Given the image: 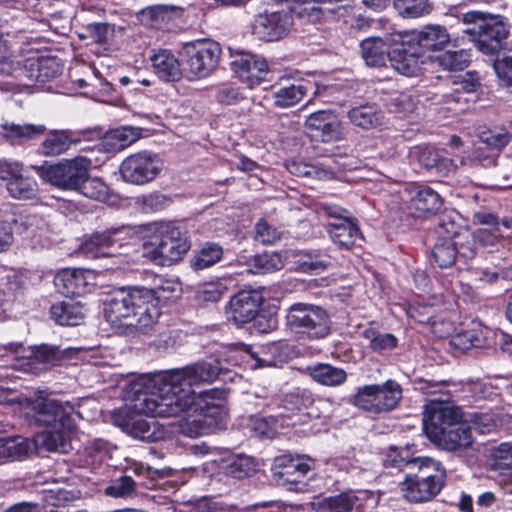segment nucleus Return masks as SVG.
Returning a JSON list of instances; mask_svg holds the SVG:
<instances>
[{"mask_svg":"<svg viewBox=\"0 0 512 512\" xmlns=\"http://www.w3.org/2000/svg\"><path fill=\"white\" fill-rule=\"evenodd\" d=\"M416 473H408L400 483L402 497L414 504L433 500L442 490L447 477L446 469L439 461L423 458Z\"/></svg>","mask_w":512,"mask_h":512,"instance_id":"5","label":"nucleus"},{"mask_svg":"<svg viewBox=\"0 0 512 512\" xmlns=\"http://www.w3.org/2000/svg\"><path fill=\"white\" fill-rule=\"evenodd\" d=\"M458 219L459 216L453 212L442 214L438 218L437 233L446 240H452L451 238L457 236L462 228Z\"/></svg>","mask_w":512,"mask_h":512,"instance_id":"61","label":"nucleus"},{"mask_svg":"<svg viewBox=\"0 0 512 512\" xmlns=\"http://www.w3.org/2000/svg\"><path fill=\"white\" fill-rule=\"evenodd\" d=\"M394 8L403 18H418L430 14L433 4L429 0H394Z\"/></svg>","mask_w":512,"mask_h":512,"instance_id":"51","label":"nucleus"},{"mask_svg":"<svg viewBox=\"0 0 512 512\" xmlns=\"http://www.w3.org/2000/svg\"><path fill=\"white\" fill-rule=\"evenodd\" d=\"M402 387L388 379L381 384L364 385L357 389L352 403L371 415H381L394 410L402 399Z\"/></svg>","mask_w":512,"mask_h":512,"instance_id":"9","label":"nucleus"},{"mask_svg":"<svg viewBox=\"0 0 512 512\" xmlns=\"http://www.w3.org/2000/svg\"><path fill=\"white\" fill-rule=\"evenodd\" d=\"M460 414L450 402H435L431 400L426 404L423 415V425L426 434L432 440L443 434L445 430L458 424Z\"/></svg>","mask_w":512,"mask_h":512,"instance_id":"18","label":"nucleus"},{"mask_svg":"<svg viewBox=\"0 0 512 512\" xmlns=\"http://www.w3.org/2000/svg\"><path fill=\"white\" fill-rule=\"evenodd\" d=\"M144 287L121 288L104 302V316L115 327L134 328L145 333L160 316V292Z\"/></svg>","mask_w":512,"mask_h":512,"instance_id":"2","label":"nucleus"},{"mask_svg":"<svg viewBox=\"0 0 512 512\" xmlns=\"http://www.w3.org/2000/svg\"><path fill=\"white\" fill-rule=\"evenodd\" d=\"M364 492L348 491L338 495L317 498L311 502L313 512H353L363 507Z\"/></svg>","mask_w":512,"mask_h":512,"instance_id":"24","label":"nucleus"},{"mask_svg":"<svg viewBox=\"0 0 512 512\" xmlns=\"http://www.w3.org/2000/svg\"><path fill=\"white\" fill-rule=\"evenodd\" d=\"M361 54L368 66L376 67L385 63L387 56L390 58L387 43L380 37L364 39L361 44Z\"/></svg>","mask_w":512,"mask_h":512,"instance_id":"42","label":"nucleus"},{"mask_svg":"<svg viewBox=\"0 0 512 512\" xmlns=\"http://www.w3.org/2000/svg\"><path fill=\"white\" fill-rule=\"evenodd\" d=\"M50 314L52 319L59 325L76 326L84 318V309L77 302L63 301L53 304L50 308Z\"/></svg>","mask_w":512,"mask_h":512,"instance_id":"39","label":"nucleus"},{"mask_svg":"<svg viewBox=\"0 0 512 512\" xmlns=\"http://www.w3.org/2000/svg\"><path fill=\"white\" fill-rule=\"evenodd\" d=\"M294 21V11H265L255 17L252 23V33L262 41H277L290 32Z\"/></svg>","mask_w":512,"mask_h":512,"instance_id":"14","label":"nucleus"},{"mask_svg":"<svg viewBox=\"0 0 512 512\" xmlns=\"http://www.w3.org/2000/svg\"><path fill=\"white\" fill-rule=\"evenodd\" d=\"M8 356L15 359L26 358L30 364H48L56 365L63 358V351L59 347L40 344L25 349L21 344L10 343L0 346V357Z\"/></svg>","mask_w":512,"mask_h":512,"instance_id":"19","label":"nucleus"},{"mask_svg":"<svg viewBox=\"0 0 512 512\" xmlns=\"http://www.w3.org/2000/svg\"><path fill=\"white\" fill-rule=\"evenodd\" d=\"M386 105L390 112L406 114L414 111L416 102L407 93L395 92L387 99Z\"/></svg>","mask_w":512,"mask_h":512,"instance_id":"63","label":"nucleus"},{"mask_svg":"<svg viewBox=\"0 0 512 512\" xmlns=\"http://www.w3.org/2000/svg\"><path fill=\"white\" fill-rule=\"evenodd\" d=\"M313 85L304 83H288L286 85L273 86V104L278 108H289L296 105L306 95Z\"/></svg>","mask_w":512,"mask_h":512,"instance_id":"32","label":"nucleus"},{"mask_svg":"<svg viewBox=\"0 0 512 512\" xmlns=\"http://www.w3.org/2000/svg\"><path fill=\"white\" fill-rule=\"evenodd\" d=\"M92 161L84 156L59 161L52 165L35 166L38 175L62 190H78L87 178Z\"/></svg>","mask_w":512,"mask_h":512,"instance_id":"11","label":"nucleus"},{"mask_svg":"<svg viewBox=\"0 0 512 512\" xmlns=\"http://www.w3.org/2000/svg\"><path fill=\"white\" fill-rule=\"evenodd\" d=\"M309 376L317 383L328 387H338L347 380V373L340 367L318 363L307 367Z\"/></svg>","mask_w":512,"mask_h":512,"instance_id":"36","label":"nucleus"},{"mask_svg":"<svg viewBox=\"0 0 512 512\" xmlns=\"http://www.w3.org/2000/svg\"><path fill=\"white\" fill-rule=\"evenodd\" d=\"M35 448V443L22 436L0 438V462L3 460H20Z\"/></svg>","mask_w":512,"mask_h":512,"instance_id":"37","label":"nucleus"},{"mask_svg":"<svg viewBox=\"0 0 512 512\" xmlns=\"http://www.w3.org/2000/svg\"><path fill=\"white\" fill-rule=\"evenodd\" d=\"M224 473L235 479L251 477L257 471L255 460L246 455H234L225 460Z\"/></svg>","mask_w":512,"mask_h":512,"instance_id":"47","label":"nucleus"},{"mask_svg":"<svg viewBox=\"0 0 512 512\" xmlns=\"http://www.w3.org/2000/svg\"><path fill=\"white\" fill-rule=\"evenodd\" d=\"M278 420L274 416H255L250 420V429L260 437L272 438L277 432Z\"/></svg>","mask_w":512,"mask_h":512,"instance_id":"62","label":"nucleus"},{"mask_svg":"<svg viewBox=\"0 0 512 512\" xmlns=\"http://www.w3.org/2000/svg\"><path fill=\"white\" fill-rule=\"evenodd\" d=\"M462 23L473 25L464 29L471 37L477 49L486 55H495L505 46L510 33L508 18L499 14H490L471 10L461 16Z\"/></svg>","mask_w":512,"mask_h":512,"instance_id":"4","label":"nucleus"},{"mask_svg":"<svg viewBox=\"0 0 512 512\" xmlns=\"http://www.w3.org/2000/svg\"><path fill=\"white\" fill-rule=\"evenodd\" d=\"M73 429L66 427L47 428L37 436L34 443L48 451L68 453L72 449L71 432Z\"/></svg>","mask_w":512,"mask_h":512,"instance_id":"29","label":"nucleus"},{"mask_svg":"<svg viewBox=\"0 0 512 512\" xmlns=\"http://www.w3.org/2000/svg\"><path fill=\"white\" fill-rule=\"evenodd\" d=\"M231 67L239 78L251 87L264 80L268 72L267 61L261 56L248 52L239 53L232 60Z\"/></svg>","mask_w":512,"mask_h":512,"instance_id":"23","label":"nucleus"},{"mask_svg":"<svg viewBox=\"0 0 512 512\" xmlns=\"http://www.w3.org/2000/svg\"><path fill=\"white\" fill-rule=\"evenodd\" d=\"M285 403L290 409L308 410L307 416L317 418L320 415L318 406L324 404V401L316 398L309 390H297L286 397Z\"/></svg>","mask_w":512,"mask_h":512,"instance_id":"43","label":"nucleus"},{"mask_svg":"<svg viewBox=\"0 0 512 512\" xmlns=\"http://www.w3.org/2000/svg\"><path fill=\"white\" fill-rule=\"evenodd\" d=\"M82 195L87 198L104 202L109 196V187L107 184L98 177H89L83 181L78 190Z\"/></svg>","mask_w":512,"mask_h":512,"instance_id":"56","label":"nucleus"},{"mask_svg":"<svg viewBox=\"0 0 512 512\" xmlns=\"http://www.w3.org/2000/svg\"><path fill=\"white\" fill-rule=\"evenodd\" d=\"M130 383V400L123 409H120L114 416V422L123 428L126 432L131 434L134 438L141 439L143 441H156L158 436L155 432V422H148L147 420L140 417V415H147L151 417H165L164 415H153L145 412L138 411L132 408V404L137 396L133 389V384Z\"/></svg>","mask_w":512,"mask_h":512,"instance_id":"13","label":"nucleus"},{"mask_svg":"<svg viewBox=\"0 0 512 512\" xmlns=\"http://www.w3.org/2000/svg\"><path fill=\"white\" fill-rule=\"evenodd\" d=\"M221 371L218 360L198 361L183 368L145 375L136 380L132 408L164 416H179L193 405L194 386L211 384Z\"/></svg>","mask_w":512,"mask_h":512,"instance_id":"1","label":"nucleus"},{"mask_svg":"<svg viewBox=\"0 0 512 512\" xmlns=\"http://www.w3.org/2000/svg\"><path fill=\"white\" fill-rule=\"evenodd\" d=\"M418 161L427 170H435L442 175H447L456 169L452 159L442 156L439 151L430 147L419 151Z\"/></svg>","mask_w":512,"mask_h":512,"instance_id":"44","label":"nucleus"},{"mask_svg":"<svg viewBox=\"0 0 512 512\" xmlns=\"http://www.w3.org/2000/svg\"><path fill=\"white\" fill-rule=\"evenodd\" d=\"M390 61L395 70L406 76H416L421 70L418 53L406 48L404 43L391 52Z\"/></svg>","mask_w":512,"mask_h":512,"instance_id":"38","label":"nucleus"},{"mask_svg":"<svg viewBox=\"0 0 512 512\" xmlns=\"http://www.w3.org/2000/svg\"><path fill=\"white\" fill-rule=\"evenodd\" d=\"M31 409L36 423L46 429L51 427H75L74 420L71 417L73 407H64L55 399L37 397L32 401Z\"/></svg>","mask_w":512,"mask_h":512,"instance_id":"16","label":"nucleus"},{"mask_svg":"<svg viewBox=\"0 0 512 512\" xmlns=\"http://www.w3.org/2000/svg\"><path fill=\"white\" fill-rule=\"evenodd\" d=\"M480 139L483 144L492 149L491 154L485 157H480L479 160L484 167L501 165L503 168L512 167V159L502 158L498 160V154L495 150L504 147L509 141L508 133L500 131L487 130L480 134Z\"/></svg>","mask_w":512,"mask_h":512,"instance_id":"28","label":"nucleus"},{"mask_svg":"<svg viewBox=\"0 0 512 512\" xmlns=\"http://www.w3.org/2000/svg\"><path fill=\"white\" fill-rule=\"evenodd\" d=\"M31 409L36 423L46 429L51 427H75L74 420L71 417L73 407H64L55 399L37 397L32 401Z\"/></svg>","mask_w":512,"mask_h":512,"instance_id":"17","label":"nucleus"},{"mask_svg":"<svg viewBox=\"0 0 512 512\" xmlns=\"http://www.w3.org/2000/svg\"><path fill=\"white\" fill-rule=\"evenodd\" d=\"M328 233L332 241L344 249H350L361 237V232L351 217L342 219L340 222L329 223Z\"/></svg>","mask_w":512,"mask_h":512,"instance_id":"31","label":"nucleus"},{"mask_svg":"<svg viewBox=\"0 0 512 512\" xmlns=\"http://www.w3.org/2000/svg\"><path fill=\"white\" fill-rule=\"evenodd\" d=\"M461 393L469 403H476L490 398L494 393L492 384L480 380H471L462 384Z\"/></svg>","mask_w":512,"mask_h":512,"instance_id":"52","label":"nucleus"},{"mask_svg":"<svg viewBox=\"0 0 512 512\" xmlns=\"http://www.w3.org/2000/svg\"><path fill=\"white\" fill-rule=\"evenodd\" d=\"M138 226L111 227L96 231L83 241L80 252L87 258L111 257L119 250L138 239Z\"/></svg>","mask_w":512,"mask_h":512,"instance_id":"10","label":"nucleus"},{"mask_svg":"<svg viewBox=\"0 0 512 512\" xmlns=\"http://www.w3.org/2000/svg\"><path fill=\"white\" fill-rule=\"evenodd\" d=\"M471 55L468 50L446 51L437 57L440 67L448 71H462L468 67Z\"/></svg>","mask_w":512,"mask_h":512,"instance_id":"53","label":"nucleus"},{"mask_svg":"<svg viewBox=\"0 0 512 512\" xmlns=\"http://www.w3.org/2000/svg\"><path fill=\"white\" fill-rule=\"evenodd\" d=\"M79 141V132L70 130L51 131L41 144L42 153L46 156H58L66 152L71 144Z\"/></svg>","mask_w":512,"mask_h":512,"instance_id":"33","label":"nucleus"},{"mask_svg":"<svg viewBox=\"0 0 512 512\" xmlns=\"http://www.w3.org/2000/svg\"><path fill=\"white\" fill-rule=\"evenodd\" d=\"M471 429H475L479 434H489L496 430L498 421L490 413H473L470 416Z\"/></svg>","mask_w":512,"mask_h":512,"instance_id":"64","label":"nucleus"},{"mask_svg":"<svg viewBox=\"0 0 512 512\" xmlns=\"http://www.w3.org/2000/svg\"><path fill=\"white\" fill-rule=\"evenodd\" d=\"M454 84L457 86L455 88V92L457 95L454 94H446L445 102L449 103L450 101L454 102H460V91H463L465 93H472L477 90V88L480 86L479 78L476 76V74L472 72H467L464 75H459L454 80Z\"/></svg>","mask_w":512,"mask_h":512,"instance_id":"59","label":"nucleus"},{"mask_svg":"<svg viewBox=\"0 0 512 512\" xmlns=\"http://www.w3.org/2000/svg\"><path fill=\"white\" fill-rule=\"evenodd\" d=\"M20 289L19 276L15 271L0 275V304L13 302Z\"/></svg>","mask_w":512,"mask_h":512,"instance_id":"58","label":"nucleus"},{"mask_svg":"<svg viewBox=\"0 0 512 512\" xmlns=\"http://www.w3.org/2000/svg\"><path fill=\"white\" fill-rule=\"evenodd\" d=\"M283 345L282 342H273L261 347L259 352H255L250 346H246L245 351L255 361V363L251 365L252 368L256 369L274 365V356L280 351Z\"/></svg>","mask_w":512,"mask_h":512,"instance_id":"55","label":"nucleus"},{"mask_svg":"<svg viewBox=\"0 0 512 512\" xmlns=\"http://www.w3.org/2000/svg\"><path fill=\"white\" fill-rule=\"evenodd\" d=\"M223 256V249L215 243H206L191 259V266L195 270L209 268L219 262Z\"/></svg>","mask_w":512,"mask_h":512,"instance_id":"49","label":"nucleus"},{"mask_svg":"<svg viewBox=\"0 0 512 512\" xmlns=\"http://www.w3.org/2000/svg\"><path fill=\"white\" fill-rule=\"evenodd\" d=\"M150 61L154 73L164 81H177L183 74L181 60L179 61L175 55L167 49L154 50L150 55Z\"/></svg>","mask_w":512,"mask_h":512,"instance_id":"26","label":"nucleus"},{"mask_svg":"<svg viewBox=\"0 0 512 512\" xmlns=\"http://www.w3.org/2000/svg\"><path fill=\"white\" fill-rule=\"evenodd\" d=\"M312 465L313 461L311 459L302 457L301 459L296 460L295 463L287 466L281 472L280 470H277L273 479L279 485L297 484L308 474Z\"/></svg>","mask_w":512,"mask_h":512,"instance_id":"46","label":"nucleus"},{"mask_svg":"<svg viewBox=\"0 0 512 512\" xmlns=\"http://www.w3.org/2000/svg\"><path fill=\"white\" fill-rule=\"evenodd\" d=\"M136 491V483L131 476H121L105 488V494L115 498L132 497Z\"/></svg>","mask_w":512,"mask_h":512,"instance_id":"60","label":"nucleus"},{"mask_svg":"<svg viewBox=\"0 0 512 512\" xmlns=\"http://www.w3.org/2000/svg\"><path fill=\"white\" fill-rule=\"evenodd\" d=\"M163 168L161 158L151 152L142 151L125 158L120 165L123 180L134 185L153 181Z\"/></svg>","mask_w":512,"mask_h":512,"instance_id":"12","label":"nucleus"},{"mask_svg":"<svg viewBox=\"0 0 512 512\" xmlns=\"http://www.w3.org/2000/svg\"><path fill=\"white\" fill-rule=\"evenodd\" d=\"M262 297L254 290H242L230 300L231 319L237 324H244L255 318Z\"/></svg>","mask_w":512,"mask_h":512,"instance_id":"25","label":"nucleus"},{"mask_svg":"<svg viewBox=\"0 0 512 512\" xmlns=\"http://www.w3.org/2000/svg\"><path fill=\"white\" fill-rule=\"evenodd\" d=\"M182 9L176 6L155 5L143 9L140 13L141 21L153 28H162L173 21L181 13Z\"/></svg>","mask_w":512,"mask_h":512,"instance_id":"40","label":"nucleus"},{"mask_svg":"<svg viewBox=\"0 0 512 512\" xmlns=\"http://www.w3.org/2000/svg\"><path fill=\"white\" fill-rule=\"evenodd\" d=\"M7 191L11 197L20 200L34 199L38 192V184L35 179L20 174L13 181L7 183Z\"/></svg>","mask_w":512,"mask_h":512,"instance_id":"50","label":"nucleus"},{"mask_svg":"<svg viewBox=\"0 0 512 512\" xmlns=\"http://www.w3.org/2000/svg\"><path fill=\"white\" fill-rule=\"evenodd\" d=\"M54 284L66 297L79 296L86 289L85 272L81 269H63L56 274Z\"/></svg>","mask_w":512,"mask_h":512,"instance_id":"30","label":"nucleus"},{"mask_svg":"<svg viewBox=\"0 0 512 512\" xmlns=\"http://www.w3.org/2000/svg\"><path fill=\"white\" fill-rule=\"evenodd\" d=\"M442 449L453 452L465 463H471L477 456L478 449L475 447L471 426L466 423H458L443 434L433 439Z\"/></svg>","mask_w":512,"mask_h":512,"instance_id":"15","label":"nucleus"},{"mask_svg":"<svg viewBox=\"0 0 512 512\" xmlns=\"http://www.w3.org/2000/svg\"><path fill=\"white\" fill-rule=\"evenodd\" d=\"M423 458L414 457L407 447H392L384 458V466L400 470L405 467L416 469L420 466V463L417 462L423 460Z\"/></svg>","mask_w":512,"mask_h":512,"instance_id":"48","label":"nucleus"},{"mask_svg":"<svg viewBox=\"0 0 512 512\" xmlns=\"http://www.w3.org/2000/svg\"><path fill=\"white\" fill-rule=\"evenodd\" d=\"M364 338L369 342V348L377 353H383L394 349L397 344V338L391 333H381L373 328L366 329L363 333Z\"/></svg>","mask_w":512,"mask_h":512,"instance_id":"54","label":"nucleus"},{"mask_svg":"<svg viewBox=\"0 0 512 512\" xmlns=\"http://www.w3.org/2000/svg\"><path fill=\"white\" fill-rule=\"evenodd\" d=\"M455 43L448 29L440 24H428L409 36L408 43H414L424 51H441Z\"/></svg>","mask_w":512,"mask_h":512,"instance_id":"22","label":"nucleus"},{"mask_svg":"<svg viewBox=\"0 0 512 512\" xmlns=\"http://www.w3.org/2000/svg\"><path fill=\"white\" fill-rule=\"evenodd\" d=\"M46 127L43 124L5 122L0 124V136L12 145L22 144L43 135Z\"/></svg>","mask_w":512,"mask_h":512,"instance_id":"27","label":"nucleus"},{"mask_svg":"<svg viewBox=\"0 0 512 512\" xmlns=\"http://www.w3.org/2000/svg\"><path fill=\"white\" fill-rule=\"evenodd\" d=\"M350 122L362 129H373L383 124L384 115L375 104L365 103L348 111Z\"/></svg>","mask_w":512,"mask_h":512,"instance_id":"35","label":"nucleus"},{"mask_svg":"<svg viewBox=\"0 0 512 512\" xmlns=\"http://www.w3.org/2000/svg\"><path fill=\"white\" fill-rule=\"evenodd\" d=\"M286 325L299 338L318 340L331 330V320L325 309L309 303H295L286 314Z\"/></svg>","mask_w":512,"mask_h":512,"instance_id":"8","label":"nucleus"},{"mask_svg":"<svg viewBox=\"0 0 512 512\" xmlns=\"http://www.w3.org/2000/svg\"><path fill=\"white\" fill-rule=\"evenodd\" d=\"M138 228V238L144 239L143 254L156 264L176 263L190 249L187 232L175 222H154Z\"/></svg>","mask_w":512,"mask_h":512,"instance_id":"3","label":"nucleus"},{"mask_svg":"<svg viewBox=\"0 0 512 512\" xmlns=\"http://www.w3.org/2000/svg\"><path fill=\"white\" fill-rule=\"evenodd\" d=\"M442 206L440 195L428 186L419 188L412 197L410 207L418 216L435 213Z\"/></svg>","mask_w":512,"mask_h":512,"instance_id":"41","label":"nucleus"},{"mask_svg":"<svg viewBox=\"0 0 512 512\" xmlns=\"http://www.w3.org/2000/svg\"><path fill=\"white\" fill-rule=\"evenodd\" d=\"M183 75L190 81L202 80L214 73L220 63L222 48L212 39L186 42L179 52Z\"/></svg>","mask_w":512,"mask_h":512,"instance_id":"6","label":"nucleus"},{"mask_svg":"<svg viewBox=\"0 0 512 512\" xmlns=\"http://www.w3.org/2000/svg\"><path fill=\"white\" fill-rule=\"evenodd\" d=\"M415 389L428 397L427 401L435 402H451L452 391L449 389L450 384L446 381H435L432 379H416Z\"/></svg>","mask_w":512,"mask_h":512,"instance_id":"45","label":"nucleus"},{"mask_svg":"<svg viewBox=\"0 0 512 512\" xmlns=\"http://www.w3.org/2000/svg\"><path fill=\"white\" fill-rule=\"evenodd\" d=\"M305 128L312 137L322 142L336 141L342 136L341 124L337 117L326 110L310 114L305 121Z\"/></svg>","mask_w":512,"mask_h":512,"instance_id":"21","label":"nucleus"},{"mask_svg":"<svg viewBox=\"0 0 512 512\" xmlns=\"http://www.w3.org/2000/svg\"><path fill=\"white\" fill-rule=\"evenodd\" d=\"M456 242L444 240L435 244L432 250V257L440 268L451 267L456 261Z\"/></svg>","mask_w":512,"mask_h":512,"instance_id":"57","label":"nucleus"},{"mask_svg":"<svg viewBox=\"0 0 512 512\" xmlns=\"http://www.w3.org/2000/svg\"><path fill=\"white\" fill-rule=\"evenodd\" d=\"M62 69L56 57L32 55L25 59L21 73L29 84H43L58 77Z\"/></svg>","mask_w":512,"mask_h":512,"instance_id":"20","label":"nucleus"},{"mask_svg":"<svg viewBox=\"0 0 512 512\" xmlns=\"http://www.w3.org/2000/svg\"><path fill=\"white\" fill-rule=\"evenodd\" d=\"M189 410H193L195 416L187 420L183 432L190 437L211 432L213 428L222 425L227 416L223 391L210 389L200 392Z\"/></svg>","mask_w":512,"mask_h":512,"instance_id":"7","label":"nucleus"},{"mask_svg":"<svg viewBox=\"0 0 512 512\" xmlns=\"http://www.w3.org/2000/svg\"><path fill=\"white\" fill-rule=\"evenodd\" d=\"M140 137V130L135 127H119L105 134L101 145L106 152H119L136 142Z\"/></svg>","mask_w":512,"mask_h":512,"instance_id":"34","label":"nucleus"}]
</instances>
